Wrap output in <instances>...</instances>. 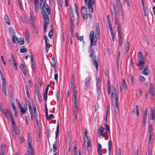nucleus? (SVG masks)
I'll use <instances>...</instances> for the list:
<instances>
[{
    "label": "nucleus",
    "instance_id": "f257e3e1",
    "mask_svg": "<svg viewBox=\"0 0 155 155\" xmlns=\"http://www.w3.org/2000/svg\"><path fill=\"white\" fill-rule=\"evenodd\" d=\"M107 92L109 94L111 93V99L112 101L115 100L114 112L117 113L118 111V95L116 88L113 86H111L109 81H107Z\"/></svg>",
    "mask_w": 155,
    "mask_h": 155
},
{
    "label": "nucleus",
    "instance_id": "f03ea898",
    "mask_svg": "<svg viewBox=\"0 0 155 155\" xmlns=\"http://www.w3.org/2000/svg\"><path fill=\"white\" fill-rule=\"evenodd\" d=\"M104 125L106 129V132L104 131V128L102 126H100L98 129V135L100 138L104 137L106 140L108 139V134L110 133V130L109 126L106 123L104 124Z\"/></svg>",
    "mask_w": 155,
    "mask_h": 155
},
{
    "label": "nucleus",
    "instance_id": "7ed1b4c3",
    "mask_svg": "<svg viewBox=\"0 0 155 155\" xmlns=\"http://www.w3.org/2000/svg\"><path fill=\"white\" fill-rule=\"evenodd\" d=\"M89 38L91 41V45L89 48V51H94L92 48L93 45H95L97 41V39L94 40V32L93 31H91L89 35Z\"/></svg>",
    "mask_w": 155,
    "mask_h": 155
},
{
    "label": "nucleus",
    "instance_id": "20e7f679",
    "mask_svg": "<svg viewBox=\"0 0 155 155\" xmlns=\"http://www.w3.org/2000/svg\"><path fill=\"white\" fill-rule=\"evenodd\" d=\"M59 126L58 123L56 131L55 132V139L56 140L55 142L54 143L53 145V150L54 152H55L57 150V147H58V143L57 142V140L56 139L58 135L59 134Z\"/></svg>",
    "mask_w": 155,
    "mask_h": 155
},
{
    "label": "nucleus",
    "instance_id": "39448f33",
    "mask_svg": "<svg viewBox=\"0 0 155 155\" xmlns=\"http://www.w3.org/2000/svg\"><path fill=\"white\" fill-rule=\"evenodd\" d=\"M81 12L83 19L84 20H86L88 17V12L87 11V8L85 6H82L81 8Z\"/></svg>",
    "mask_w": 155,
    "mask_h": 155
},
{
    "label": "nucleus",
    "instance_id": "423d86ee",
    "mask_svg": "<svg viewBox=\"0 0 155 155\" xmlns=\"http://www.w3.org/2000/svg\"><path fill=\"white\" fill-rule=\"evenodd\" d=\"M85 3H87V8L89 11L93 13L94 12L93 5L94 3V0H84Z\"/></svg>",
    "mask_w": 155,
    "mask_h": 155
},
{
    "label": "nucleus",
    "instance_id": "0eeeda50",
    "mask_svg": "<svg viewBox=\"0 0 155 155\" xmlns=\"http://www.w3.org/2000/svg\"><path fill=\"white\" fill-rule=\"evenodd\" d=\"M96 87L97 88V99L99 100L101 97V84L100 83V80L99 78H96Z\"/></svg>",
    "mask_w": 155,
    "mask_h": 155
},
{
    "label": "nucleus",
    "instance_id": "6e6552de",
    "mask_svg": "<svg viewBox=\"0 0 155 155\" xmlns=\"http://www.w3.org/2000/svg\"><path fill=\"white\" fill-rule=\"evenodd\" d=\"M1 111L5 114L6 117L8 118H10L12 116L9 110L8 109L6 108L4 109V108H2L1 109Z\"/></svg>",
    "mask_w": 155,
    "mask_h": 155
},
{
    "label": "nucleus",
    "instance_id": "1a4fd4ad",
    "mask_svg": "<svg viewBox=\"0 0 155 155\" xmlns=\"http://www.w3.org/2000/svg\"><path fill=\"white\" fill-rule=\"evenodd\" d=\"M42 15L43 18L45 20L44 24H49L50 22L49 16L47 15L45 10H44V11L42 12Z\"/></svg>",
    "mask_w": 155,
    "mask_h": 155
},
{
    "label": "nucleus",
    "instance_id": "9d476101",
    "mask_svg": "<svg viewBox=\"0 0 155 155\" xmlns=\"http://www.w3.org/2000/svg\"><path fill=\"white\" fill-rule=\"evenodd\" d=\"M6 88V81L2 82V90L5 95V96H7Z\"/></svg>",
    "mask_w": 155,
    "mask_h": 155
},
{
    "label": "nucleus",
    "instance_id": "9b49d317",
    "mask_svg": "<svg viewBox=\"0 0 155 155\" xmlns=\"http://www.w3.org/2000/svg\"><path fill=\"white\" fill-rule=\"evenodd\" d=\"M155 107H153V108L151 109L150 111V120H154L155 118Z\"/></svg>",
    "mask_w": 155,
    "mask_h": 155
},
{
    "label": "nucleus",
    "instance_id": "f8f14e48",
    "mask_svg": "<svg viewBox=\"0 0 155 155\" xmlns=\"http://www.w3.org/2000/svg\"><path fill=\"white\" fill-rule=\"evenodd\" d=\"M144 60H139L138 64H137V66L140 68H143L144 67Z\"/></svg>",
    "mask_w": 155,
    "mask_h": 155
},
{
    "label": "nucleus",
    "instance_id": "ddd939ff",
    "mask_svg": "<svg viewBox=\"0 0 155 155\" xmlns=\"http://www.w3.org/2000/svg\"><path fill=\"white\" fill-rule=\"evenodd\" d=\"M84 143L86 145V150H87L88 147L91 145L90 142L89 141L88 138H84Z\"/></svg>",
    "mask_w": 155,
    "mask_h": 155
},
{
    "label": "nucleus",
    "instance_id": "4468645a",
    "mask_svg": "<svg viewBox=\"0 0 155 155\" xmlns=\"http://www.w3.org/2000/svg\"><path fill=\"white\" fill-rule=\"evenodd\" d=\"M27 141L28 142V149L33 148L31 145V137H28Z\"/></svg>",
    "mask_w": 155,
    "mask_h": 155
},
{
    "label": "nucleus",
    "instance_id": "2eb2a0df",
    "mask_svg": "<svg viewBox=\"0 0 155 155\" xmlns=\"http://www.w3.org/2000/svg\"><path fill=\"white\" fill-rule=\"evenodd\" d=\"M19 107L21 111V115H22L23 114L26 113L27 109V108L26 107L24 108L22 106H20Z\"/></svg>",
    "mask_w": 155,
    "mask_h": 155
},
{
    "label": "nucleus",
    "instance_id": "dca6fc26",
    "mask_svg": "<svg viewBox=\"0 0 155 155\" xmlns=\"http://www.w3.org/2000/svg\"><path fill=\"white\" fill-rule=\"evenodd\" d=\"M114 23L115 25H117V28L121 27L120 23L119 21H117L116 13H115Z\"/></svg>",
    "mask_w": 155,
    "mask_h": 155
},
{
    "label": "nucleus",
    "instance_id": "f3484780",
    "mask_svg": "<svg viewBox=\"0 0 155 155\" xmlns=\"http://www.w3.org/2000/svg\"><path fill=\"white\" fill-rule=\"evenodd\" d=\"M97 147L98 148L97 150L98 153L100 155H102L101 145L100 143H98Z\"/></svg>",
    "mask_w": 155,
    "mask_h": 155
},
{
    "label": "nucleus",
    "instance_id": "a211bd4d",
    "mask_svg": "<svg viewBox=\"0 0 155 155\" xmlns=\"http://www.w3.org/2000/svg\"><path fill=\"white\" fill-rule=\"evenodd\" d=\"M39 0H34V8L35 9V11L36 13H37L38 12V2Z\"/></svg>",
    "mask_w": 155,
    "mask_h": 155
},
{
    "label": "nucleus",
    "instance_id": "6ab92c4d",
    "mask_svg": "<svg viewBox=\"0 0 155 155\" xmlns=\"http://www.w3.org/2000/svg\"><path fill=\"white\" fill-rule=\"evenodd\" d=\"M150 92H151V94L153 96H154L155 94V89L153 87V84L152 83L150 84Z\"/></svg>",
    "mask_w": 155,
    "mask_h": 155
},
{
    "label": "nucleus",
    "instance_id": "aec40b11",
    "mask_svg": "<svg viewBox=\"0 0 155 155\" xmlns=\"http://www.w3.org/2000/svg\"><path fill=\"white\" fill-rule=\"evenodd\" d=\"M96 57L95 56H93V61L94 64L95 68H98V62L96 60Z\"/></svg>",
    "mask_w": 155,
    "mask_h": 155
},
{
    "label": "nucleus",
    "instance_id": "412c9836",
    "mask_svg": "<svg viewBox=\"0 0 155 155\" xmlns=\"http://www.w3.org/2000/svg\"><path fill=\"white\" fill-rule=\"evenodd\" d=\"M12 130L13 132H14L16 135H17L19 131V129L16 126H12Z\"/></svg>",
    "mask_w": 155,
    "mask_h": 155
},
{
    "label": "nucleus",
    "instance_id": "4be33fe9",
    "mask_svg": "<svg viewBox=\"0 0 155 155\" xmlns=\"http://www.w3.org/2000/svg\"><path fill=\"white\" fill-rule=\"evenodd\" d=\"M112 142L111 140H109L108 142V153L109 154H110L111 153V149L112 147Z\"/></svg>",
    "mask_w": 155,
    "mask_h": 155
},
{
    "label": "nucleus",
    "instance_id": "5701e85b",
    "mask_svg": "<svg viewBox=\"0 0 155 155\" xmlns=\"http://www.w3.org/2000/svg\"><path fill=\"white\" fill-rule=\"evenodd\" d=\"M35 19V17H34L33 12L31 11L30 13V19L31 21H34V20Z\"/></svg>",
    "mask_w": 155,
    "mask_h": 155
},
{
    "label": "nucleus",
    "instance_id": "b1692460",
    "mask_svg": "<svg viewBox=\"0 0 155 155\" xmlns=\"http://www.w3.org/2000/svg\"><path fill=\"white\" fill-rule=\"evenodd\" d=\"M125 45L126 49V53L128 54L129 49V44L127 40L126 42L125 43Z\"/></svg>",
    "mask_w": 155,
    "mask_h": 155
},
{
    "label": "nucleus",
    "instance_id": "393cba45",
    "mask_svg": "<svg viewBox=\"0 0 155 155\" xmlns=\"http://www.w3.org/2000/svg\"><path fill=\"white\" fill-rule=\"evenodd\" d=\"M28 152L29 155H35V150L33 148L28 149Z\"/></svg>",
    "mask_w": 155,
    "mask_h": 155
},
{
    "label": "nucleus",
    "instance_id": "a878e982",
    "mask_svg": "<svg viewBox=\"0 0 155 155\" xmlns=\"http://www.w3.org/2000/svg\"><path fill=\"white\" fill-rule=\"evenodd\" d=\"M34 113V117L35 118L37 125H39V123H38V119L37 113V112H35V113Z\"/></svg>",
    "mask_w": 155,
    "mask_h": 155
},
{
    "label": "nucleus",
    "instance_id": "bb28decb",
    "mask_svg": "<svg viewBox=\"0 0 155 155\" xmlns=\"http://www.w3.org/2000/svg\"><path fill=\"white\" fill-rule=\"evenodd\" d=\"M135 110L136 113V115L137 117H139L140 115V111L138 105H137L136 106Z\"/></svg>",
    "mask_w": 155,
    "mask_h": 155
},
{
    "label": "nucleus",
    "instance_id": "cd10ccee",
    "mask_svg": "<svg viewBox=\"0 0 155 155\" xmlns=\"http://www.w3.org/2000/svg\"><path fill=\"white\" fill-rule=\"evenodd\" d=\"M117 0V3L118 4L120 5V7L119 8V10H121L122 12L123 11L122 5L121 3L120 2V0Z\"/></svg>",
    "mask_w": 155,
    "mask_h": 155
},
{
    "label": "nucleus",
    "instance_id": "c85d7f7f",
    "mask_svg": "<svg viewBox=\"0 0 155 155\" xmlns=\"http://www.w3.org/2000/svg\"><path fill=\"white\" fill-rule=\"evenodd\" d=\"M142 72L143 74L146 75H147L148 74L149 72L148 68H144L143 70L142 71Z\"/></svg>",
    "mask_w": 155,
    "mask_h": 155
},
{
    "label": "nucleus",
    "instance_id": "c756f323",
    "mask_svg": "<svg viewBox=\"0 0 155 155\" xmlns=\"http://www.w3.org/2000/svg\"><path fill=\"white\" fill-rule=\"evenodd\" d=\"M96 30V33H97V34L99 35L100 33V29L99 25L98 23H97V24Z\"/></svg>",
    "mask_w": 155,
    "mask_h": 155
},
{
    "label": "nucleus",
    "instance_id": "7c9ffc66",
    "mask_svg": "<svg viewBox=\"0 0 155 155\" xmlns=\"http://www.w3.org/2000/svg\"><path fill=\"white\" fill-rule=\"evenodd\" d=\"M118 35L119 38H122V31L121 30V27L117 28Z\"/></svg>",
    "mask_w": 155,
    "mask_h": 155
},
{
    "label": "nucleus",
    "instance_id": "2f4dec72",
    "mask_svg": "<svg viewBox=\"0 0 155 155\" xmlns=\"http://www.w3.org/2000/svg\"><path fill=\"white\" fill-rule=\"evenodd\" d=\"M25 36L27 40V42L29 43V32L27 30H26L25 31Z\"/></svg>",
    "mask_w": 155,
    "mask_h": 155
},
{
    "label": "nucleus",
    "instance_id": "473e14b6",
    "mask_svg": "<svg viewBox=\"0 0 155 155\" xmlns=\"http://www.w3.org/2000/svg\"><path fill=\"white\" fill-rule=\"evenodd\" d=\"M138 59L139 60H144L143 55L141 52L138 53Z\"/></svg>",
    "mask_w": 155,
    "mask_h": 155
},
{
    "label": "nucleus",
    "instance_id": "72a5a7b5",
    "mask_svg": "<svg viewBox=\"0 0 155 155\" xmlns=\"http://www.w3.org/2000/svg\"><path fill=\"white\" fill-rule=\"evenodd\" d=\"M89 83L87 82V81H85L84 83V90H86L87 89L88 87L89 84Z\"/></svg>",
    "mask_w": 155,
    "mask_h": 155
},
{
    "label": "nucleus",
    "instance_id": "f704fd0d",
    "mask_svg": "<svg viewBox=\"0 0 155 155\" xmlns=\"http://www.w3.org/2000/svg\"><path fill=\"white\" fill-rule=\"evenodd\" d=\"M5 19L6 21V23L9 25H10V21L8 16L7 15H5Z\"/></svg>",
    "mask_w": 155,
    "mask_h": 155
},
{
    "label": "nucleus",
    "instance_id": "c9c22d12",
    "mask_svg": "<svg viewBox=\"0 0 155 155\" xmlns=\"http://www.w3.org/2000/svg\"><path fill=\"white\" fill-rule=\"evenodd\" d=\"M18 39L17 37L15 35H14L12 40V41L14 43H17Z\"/></svg>",
    "mask_w": 155,
    "mask_h": 155
},
{
    "label": "nucleus",
    "instance_id": "e433bc0d",
    "mask_svg": "<svg viewBox=\"0 0 155 155\" xmlns=\"http://www.w3.org/2000/svg\"><path fill=\"white\" fill-rule=\"evenodd\" d=\"M22 48H21L20 49L19 51L21 53H23L27 51V49L26 48H25L24 46H22Z\"/></svg>",
    "mask_w": 155,
    "mask_h": 155
},
{
    "label": "nucleus",
    "instance_id": "4c0bfd02",
    "mask_svg": "<svg viewBox=\"0 0 155 155\" xmlns=\"http://www.w3.org/2000/svg\"><path fill=\"white\" fill-rule=\"evenodd\" d=\"M51 29L49 31L48 33V35L49 37L50 38H51V37H52V35L53 34V31H52V26L51 25Z\"/></svg>",
    "mask_w": 155,
    "mask_h": 155
},
{
    "label": "nucleus",
    "instance_id": "58836bf2",
    "mask_svg": "<svg viewBox=\"0 0 155 155\" xmlns=\"http://www.w3.org/2000/svg\"><path fill=\"white\" fill-rule=\"evenodd\" d=\"M111 34V37L112 39V41H114V31L113 29L110 30Z\"/></svg>",
    "mask_w": 155,
    "mask_h": 155
},
{
    "label": "nucleus",
    "instance_id": "ea45409f",
    "mask_svg": "<svg viewBox=\"0 0 155 155\" xmlns=\"http://www.w3.org/2000/svg\"><path fill=\"white\" fill-rule=\"evenodd\" d=\"M32 106L33 107L34 112V113L37 112V110L36 108V104L34 102H32Z\"/></svg>",
    "mask_w": 155,
    "mask_h": 155
},
{
    "label": "nucleus",
    "instance_id": "a19ab883",
    "mask_svg": "<svg viewBox=\"0 0 155 155\" xmlns=\"http://www.w3.org/2000/svg\"><path fill=\"white\" fill-rule=\"evenodd\" d=\"M51 61H52L50 62L51 66V67H54V68L55 67V64L54 62V58H52Z\"/></svg>",
    "mask_w": 155,
    "mask_h": 155
},
{
    "label": "nucleus",
    "instance_id": "79ce46f5",
    "mask_svg": "<svg viewBox=\"0 0 155 155\" xmlns=\"http://www.w3.org/2000/svg\"><path fill=\"white\" fill-rule=\"evenodd\" d=\"M36 95L38 97H41V96L40 95V91L38 89V88H37L36 89Z\"/></svg>",
    "mask_w": 155,
    "mask_h": 155
},
{
    "label": "nucleus",
    "instance_id": "37998d69",
    "mask_svg": "<svg viewBox=\"0 0 155 155\" xmlns=\"http://www.w3.org/2000/svg\"><path fill=\"white\" fill-rule=\"evenodd\" d=\"M0 74L1 77L2 82L5 81V77L2 71H0Z\"/></svg>",
    "mask_w": 155,
    "mask_h": 155
},
{
    "label": "nucleus",
    "instance_id": "c03bdc74",
    "mask_svg": "<svg viewBox=\"0 0 155 155\" xmlns=\"http://www.w3.org/2000/svg\"><path fill=\"white\" fill-rule=\"evenodd\" d=\"M44 38L45 41V44H49L48 43L49 41L46 35H45L44 36Z\"/></svg>",
    "mask_w": 155,
    "mask_h": 155
},
{
    "label": "nucleus",
    "instance_id": "a18cd8bd",
    "mask_svg": "<svg viewBox=\"0 0 155 155\" xmlns=\"http://www.w3.org/2000/svg\"><path fill=\"white\" fill-rule=\"evenodd\" d=\"M130 76L131 84L133 85L134 84V76L133 74H130Z\"/></svg>",
    "mask_w": 155,
    "mask_h": 155
},
{
    "label": "nucleus",
    "instance_id": "49530a36",
    "mask_svg": "<svg viewBox=\"0 0 155 155\" xmlns=\"http://www.w3.org/2000/svg\"><path fill=\"white\" fill-rule=\"evenodd\" d=\"M120 56L117 55V56L116 62L117 64V67H119V61L120 60Z\"/></svg>",
    "mask_w": 155,
    "mask_h": 155
},
{
    "label": "nucleus",
    "instance_id": "de8ad7c7",
    "mask_svg": "<svg viewBox=\"0 0 155 155\" xmlns=\"http://www.w3.org/2000/svg\"><path fill=\"white\" fill-rule=\"evenodd\" d=\"M78 109H74V113L75 116V120L76 119L77 117V114Z\"/></svg>",
    "mask_w": 155,
    "mask_h": 155
},
{
    "label": "nucleus",
    "instance_id": "09e8293b",
    "mask_svg": "<svg viewBox=\"0 0 155 155\" xmlns=\"http://www.w3.org/2000/svg\"><path fill=\"white\" fill-rule=\"evenodd\" d=\"M28 107L30 113L31 114L32 110V108L31 107V104L30 103H29L28 104Z\"/></svg>",
    "mask_w": 155,
    "mask_h": 155
},
{
    "label": "nucleus",
    "instance_id": "8fccbe9b",
    "mask_svg": "<svg viewBox=\"0 0 155 155\" xmlns=\"http://www.w3.org/2000/svg\"><path fill=\"white\" fill-rule=\"evenodd\" d=\"M10 119L12 124V126L16 125L12 116L11 117H10Z\"/></svg>",
    "mask_w": 155,
    "mask_h": 155
},
{
    "label": "nucleus",
    "instance_id": "3c124183",
    "mask_svg": "<svg viewBox=\"0 0 155 155\" xmlns=\"http://www.w3.org/2000/svg\"><path fill=\"white\" fill-rule=\"evenodd\" d=\"M91 79V76H89L85 79V81H87L90 83V82Z\"/></svg>",
    "mask_w": 155,
    "mask_h": 155
},
{
    "label": "nucleus",
    "instance_id": "603ef678",
    "mask_svg": "<svg viewBox=\"0 0 155 155\" xmlns=\"http://www.w3.org/2000/svg\"><path fill=\"white\" fill-rule=\"evenodd\" d=\"M48 97V93L45 92L44 96H43V99L44 100H45L46 101H47Z\"/></svg>",
    "mask_w": 155,
    "mask_h": 155
},
{
    "label": "nucleus",
    "instance_id": "864d4df0",
    "mask_svg": "<svg viewBox=\"0 0 155 155\" xmlns=\"http://www.w3.org/2000/svg\"><path fill=\"white\" fill-rule=\"evenodd\" d=\"M55 73L54 75V78L55 80H57L58 79V74L56 73V70L54 68Z\"/></svg>",
    "mask_w": 155,
    "mask_h": 155
},
{
    "label": "nucleus",
    "instance_id": "5fc2aeb1",
    "mask_svg": "<svg viewBox=\"0 0 155 155\" xmlns=\"http://www.w3.org/2000/svg\"><path fill=\"white\" fill-rule=\"evenodd\" d=\"M74 101H77V91H74Z\"/></svg>",
    "mask_w": 155,
    "mask_h": 155
},
{
    "label": "nucleus",
    "instance_id": "6e6d98bb",
    "mask_svg": "<svg viewBox=\"0 0 155 155\" xmlns=\"http://www.w3.org/2000/svg\"><path fill=\"white\" fill-rule=\"evenodd\" d=\"M24 39L23 38H20V41H19V44L20 45H23L24 44Z\"/></svg>",
    "mask_w": 155,
    "mask_h": 155
},
{
    "label": "nucleus",
    "instance_id": "4d7b16f0",
    "mask_svg": "<svg viewBox=\"0 0 155 155\" xmlns=\"http://www.w3.org/2000/svg\"><path fill=\"white\" fill-rule=\"evenodd\" d=\"M110 105H109V104H108L107 105V112H106V118H105L106 122H107V119L108 110L109 109H110Z\"/></svg>",
    "mask_w": 155,
    "mask_h": 155
},
{
    "label": "nucleus",
    "instance_id": "13d9d810",
    "mask_svg": "<svg viewBox=\"0 0 155 155\" xmlns=\"http://www.w3.org/2000/svg\"><path fill=\"white\" fill-rule=\"evenodd\" d=\"M94 51H91V50H89V56L91 57H93V54L94 53Z\"/></svg>",
    "mask_w": 155,
    "mask_h": 155
},
{
    "label": "nucleus",
    "instance_id": "bf43d9fd",
    "mask_svg": "<svg viewBox=\"0 0 155 155\" xmlns=\"http://www.w3.org/2000/svg\"><path fill=\"white\" fill-rule=\"evenodd\" d=\"M123 87L125 89H127V87L126 81L124 80L123 81Z\"/></svg>",
    "mask_w": 155,
    "mask_h": 155
},
{
    "label": "nucleus",
    "instance_id": "052dcab7",
    "mask_svg": "<svg viewBox=\"0 0 155 155\" xmlns=\"http://www.w3.org/2000/svg\"><path fill=\"white\" fill-rule=\"evenodd\" d=\"M74 73L72 74L71 76V84H73L74 83Z\"/></svg>",
    "mask_w": 155,
    "mask_h": 155
},
{
    "label": "nucleus",
    "instance_id": "680f3d73",
    "mask_svg": "<svg viewBox=\"0 0 155 155\" xmlns=\"http://www.w3.org/2000/svg\"><path fill=\"white\" fill-rule=\"evenodd\" d=\"M99 104H98L97 102L94 105V107H95V111L97 110L99 108Z\"/></svg>",
    "mask_w": 155,
    "mask_h": 155
},
{
    "label": "nucleus",
    "instance_id": "e2e57ef3",
    "mask_svg": "<svg viewBox=\"0 0 155 155\" xmlns=\"http://www.w3.org/2000/svg\"><path fill=\"white\" fill-rule=\"evenodd\" d=\"M77 39L79 40L80 41H84V36H79Z\"/></svg>",
    "mask_w": 155,
    "mask_h": 155
},
{
    "label": "nucleus",
    "instance_id": "0e129e2a",
    "mask_svg": "<svg viewBox=\"0 0 155 155\" xmlns=\"http://www.w3.org/2000/svg\"><path fill=\"white\" fill-rule=\"evenodd\" d=\"M71 89L73 91V92H74V91H77V90H75V86L74 85V83L73 84H71Z\"/></svg>",
    "mask_w": 155,
    "mask_h": 155
},
{
    "label": "nucleus",
    "instance_id": "69168bd1",
    "mask_svg": "<svg viewBox=\"0 0 155 155\" xmlns=\"http://www.w3.org/2000/svg\"><path fill=\"white\" fill-rule=\"evenodd\" d=\"M145 80V78L143 76H140V80L142 82H143Z\"/></svg>",
    "mask_w": 155,
    "mask_h": 155
},
{
    "label": "nucleus",
    "instance_id": "338daca9",
    "mask_svg": "<svg viewBox=\"0 0 155 155\" xmlns=\"http://www.w3.org/2000/svg\"><path fill=\"white\" fill-rule=\"evenodd\" d=\"M21 71H22L25 77H26L27 76V74H26V72L25 68H21Z\"/></svg>",
    "mask_w": 155,
    "mask_h": 155
},
{
    "label": "nucleus",
    "instance_id": "774afa93",
    "mask_svg": "<svg viewBox=\"0 0 155 155\" xmlns=\"http://www.w3.org/2000/svg\"><path fill=\"white\" fill-rule=\"evenodd\" d=\"M13 64L14 65V67L15 68H17L18 66L16 64V61L15 59H14L12 60Z\"/></svg>",
    "mask_w": 155,
    "mask_h": 155
}]
</instances>
